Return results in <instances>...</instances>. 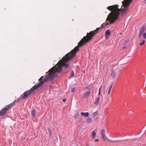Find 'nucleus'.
Here are the masks:
<instances>
[{
	"mask_svg": "<svg viewBox=\"0 0 146 146\" xmlns=\"http://www.w3.org/2000/svg\"><path fill=\"white\" fill-rule=\"evenodd\" d=\"M125 46H124V47H123V49H125Z\"/></svg>",
	"mask_w": 146,
	"mask_h": 146,
	"instance_id": "nucleus-27",
	"label": "nucleus"
},
{
	"mask_svg": "<svg viewBox=\"0 0 146 146\" xmlns=\"http://www.w3.org/2000/svg\"><path fill=\"white\" fill-rule=\"evenodd\" d=\"M92 121V119L91 118L88 117L87 119V122L89 123H91Z\"/></svg>",
	"mask_w": 146,
	"mask_h": 146,
	"instance_id": "nucleus-10",
	"label": "nucleus"
},
{
	"mask_svg": "<svg viewBox=\"0 0 146 146\" xmlns=\"http://www.w3.org/2000/svg\"><path fill=\"white\" fill-rule=\"evenodd\" d=\"M145 40H142V42L141 43H140V45H141V46H142L143 45H144L145 44Z\"/></svg>",
	"mask_w": 146,
	"mask_h": 146,
	"instance_id": "nucleus-14",
	"label": "nucleus"
},
{
	"mask_svg": "<svg viewBox=\"0 0 146 146\" xmlns=\"http://www.w3.org/2000/svg\"><path fill=\"white\" fill-rule=\"evenodd\" d=\"M145 31V28L144 27H141L140 30L139 32L141 33H143Z\"/></svg>",
	"mask_w": 146,
	"mask_h": 146,
	"instance_id": "nucleus-7",
	"label": "nucleus"
},
{
	"mask_svg": "<svg viewBox=\"0 0 146 146\" xmlns=\"http://www.w3.org/2000/svg\"><path fill=\"white\" fill-rule=\"evenodd\" d=\"M100 100V96L98 97L95 100L94 104L95 105H98L99 103Z\"/></svg>",
	"mask_w": 146,
	"mask_h": 146,
	"instance_id": "nucleus-4",
	"label": "nucleus"
},
{
	"mask_svg": "<svg viewBox=\"0 0 146 146\" xmlns=\"http://www.w3.org/2000/svg\"><path fill=\"white\" fill-rule=\"evenodd\" d=\"M74 76V72L72 71L71 72V76L70 77V78H72V77H73Z\"/></svg>",
	"mask_w": 146,
	"mask_h": 146,
	"instance_id": "nucleus-15",
	"label": "nucleus"
},
{
	"mask_svg": "<svg viewBox=\"0 0 146 146\" xmlns=\"http://www.w3.org/2000/svg\"><path fill=\"white\" fill-rule=\"evenodd\" d=\"M102 88V86L101 87L99 90V93H98V94L99 95H100L101 94L100 92H101V90Z\"/></svg>",
	"mask_w": 146,
	"mask_h": 146,
	"instance_id": "nucleus-18",
	"label": "nucleus"
},
{
	"mask_svg": "<svg viewBox=\"0 0 146 146\" xmlns=\"http://www.w3.org/2000/svg\"><path fill=\"white\" fill-rule=\"evenodd\" d=\"M91 91V89L88 88L87 91L85 92V94L84 95V97L86 98L89 97Z\"/></svg>",
	"mask_w": 146,
	"mask_h": 146,
	"instance_id": "nucleus-3",
	"label": "nucleus"
},
{
	"mask_svg": "<svg viewBox=\"0 0 146 146\" xmlns=\"http://www.w3.org/2000/svg\"><path fill=\"white\" fill-rule=\"evenodd\" d=\"M81 114L82 115L84 116L85 117H88L89 116V113L88 112L84 113L83 112H82L81 113Z\"/></svg>",
	"mask_w": 146,
	"mask_h": 146,
	"instance_id": "nucleus-6",
	"label": "nucleus"
},
{
	"mask_svg": "<svg viewBox=\"0 0 146 146\" xmlns=\"http://www.w3.org/2000/svg\"><path fill=\"white\" fill-rule=\"evenodd\" d=\"M96 136V133L95 132L93 131L92 133V136L93 137V139H94V138Z\"/></svg>",
	"mask_w": 146,
	"mask_h": 146,
	"instance_id": "nucleus-13",
	"label": "nucleus"
},
{
	"mask_svg": "<svg viewBox=\"0 0 146 146\" xmlns=\"http://www.w3.org/2000/svg\"><path fill=\"white\" fill-rule=\"evenodd\" d=\"M74 90H75V88H73L72 89V90H71V92H74Z\"/></svg>",
	"mask_w": 146,
	"mask_h": 146,
	"instance_id": "nucleus-21",
	"label": "nucleus"
},
{
	"mask_svg": "<svg viewBox=\"0 0 146 146\" xmlns=\"http://www.w3.org/2000/svg\"><path fill=\"white\" fill-rule=\"evenodd\" d=\"M101 134L102 136V138L103 140L105 141L106 140H108V138L105 135V130L102 129L101 131Z\"/></svg>",
	"mask_w": 146,
	"mask_h": 146,
	"instance_id": "nucleus-2",
	"label": "nucleus"
},
{
	"mask_svg": "<svg viewBox=\"0 0 146 146\" xmlns=\"http://www.w3.org/2000/svg\"><path fill=\"white\" fill-rule=\"evenodd\" d=\"M99 141V140H98V139H96L95 140V141Z\"/></svg>",
	"mask_w": 146,
	"mask_h": 146,
	"instance_id": "nucleus-26",
	"label": "nucleus"
},
{
	"mask_svg": "<svg viewBox=\"0 0 146 146\" xmlns=\"http://www.w3.org/2000/svg\"><path fill=\"white\" fill-rule=\"evenodd\" d=\"M116 75V73L115 71L112 70L111 74V76L112 78H114L115 77Z\"/></svg>",
	"mask_w": 146,
	"mask_h": 146,
	"instance_id": "nucleus-5",
	"label": "nucleus"
},
{
	"mask_svg": "<svg viewBox=\"0 0 146 146\" xmlns=\"http://www.w3.org/2000/svg\"><path fill=\"white\" fill-rule=\"evenodd\" d=\"M48 131L49 132V133H50V134L51 135V134H52V133L51 130V129H48Z\"/></svg>",
	"mask_w": 146,
	"mask_h": 146,
	"instance_id": "nucleus-20",
	"label": "nucleus"
},
{
	"mask_svg": "<svg viewBox=\"0 0 146 146\" xmlns=\"http://www.w3.org/2000/svg\"><path fill=\"white\" fill-rule=\"evenodd\" d=\"M16 102V100H15L14 101H13V102L12 103L10 104L9 105H8V106L10 107V108L12 107L13 106H14L15 105Z\"/></svg>",
	"mask_w": 146,
	"mask_h": 146,
	"instance_id": "nucleus-8",
	"label": "nucleus"
},
{
	"mask_svg": "<svg viewBox=\"0 0 146 146\" xmlns=\"http://www.w3.org/2000/svg\"><path fill=\"white\" fill-rule=\"evenodd\" d=\"M113 86V85L111 84L110 85V87H109V90H108V95L110 94V93L111 92V90Z\"/></svg>",
	"mask_w": 146,
	"mask_h": 146,
	"instance_id": "nucleus-9",
	"label": "nucleus"
},
{
	"mask_svg": "<svg viewBox=\"0 0 146 146\" xmlns=\"http://www.w3.org/2000/svg\"><path fill=\"white\" fill-rule=\"evenodd\" d=\"M78 117H79V114H77L76 115L74 116V118H78Z\"/></svg>",
	"mask_w": 146,
	"mask_h": 146,
	"instance_id": "nucleus-19",
	"label": "nucleus"
},
{
	"mask_svg": "<svg viewBox=\"0 0 146 146\" xmlns=\"http://www.w3.org/2000/svg\"><path fill=\"white\" fill-rule=\"evenodd\" d=\"M143 33H141L139 32V37L140 38L141 37V35H142Z\"/></svg>",
	"mask_w": 146,
	"mask_h": 146,
	"instance_id": "nucleus-22",
	"label": "nucleus"
},
{
	"mask_svg": "<svg viewBox=\"0 0 146 146\" xmlns=\"http://www.w3.org/2000/svg\"><path fill=\"white\" fill-rule=\"evenodd\" d=\"M143 38L144 39H146V32L143 33Z\"/></svg>",
	"mask_w": 146,
	"mask_h": 146,
	"instance_id": "nucleus-16",
	"label": "nucleus"
},
{
	"mask_svg": "<svg viewBox=\"0 0 146 146\" xmlns=\"http://www.w3.org/2000/svg\"><path fill=\"white\" fill-rule=\"evenodd\" d=\"M106 87V85H104V86H103V88H104V90H105V88Z\"/></svg>",
	"mask_w": 146,
	"mask_h": 146,
	"instance_id": "nucleus-25",
	"label": "nucleus"
},
{
	"mask_svg": "<svg viewBox=\"0 0 146 146\" xmlns=\"http://www.w3.org/2000/svg\"><path fill=\"white\" fill-rule=\"evenodd\" d=\"M36 111L35 110H33L31 112V114L33 117H34L35 115Z\"/></svg>",
	"mask_w": 146,
	"mask_h": 146,
	"instance_id": "nucleus-12",
	"label": "nucleus"
},
{
	"mask_svg": "<svg viewBox=\"0 0 146 146\" xmlns=\"http://www.w3.org/2000/svg\"><path fill=\"white\" fill-rule=\"evenodd\" d=\"M109 35H105V36L106 38H109Z\"/></svg>",
	"mask_w": 146,
	"mask_h": 146,
	"instance_id": "nucleus-23",
	"label": "nucleus"
},
{
	"mask_svg": "<svg viewBox=\"0 0 146 146\" xmlns=\"http://www.w3.org/2000/svg\"><path fill=\"white\" fill-rule=\"evenodd\" d=\"M145 3H146V1H145Z\"/></svg>",
	"mask_w": 146,
	"mask_h": 146,
	"instance_id": "nucleus-28",
	"label": "nucleus"
},
{
	"mask_svg": "<svg viewBox=\"0 0 146 146\" xmlns=\"http://www.w3.org/2000/svg\"><path fill=\"white\" fill-rule=\"evenodd\" d=\"M62 100L64 102H65L66 100V99H63Z\"/></svg>",
	"mask_w": 146,
	"mask_h": 146,
	"instance_id": "nucleus-24",
	"label": "nucleus"
},
{
	"mask_svg": "<svg viewBox=\"0 0 146 146\" xmlns=\"http://www.w3.org/2000/svg\"><path fill=\"white\" fill-rule=\"evenodd\" d=\"M132 0H124L122 2L123 5L120 9L118 8L119 6L117 5L109 6L107 8L111 12L108 15L106 19V23L102 24L101 27L97 28L92 31L88 33L86 36L79 42L78 45L76 47L69 53L64 56L59 61L58 63L50 69L48 72L46 73L47 75L42 76L39 80L40 82L39 84L35 85L31 88V91L38 90L42 88V85L45 82L53 79L54 75L56 72H60L62 69V67L64 66L66 68L69 67L68 65L66 62L69 61L72 59L76 55V52L79 50V48L85 44L89 42L93 37L96 34H98V31L102 28H103L105 25L107 26L109 24L107 21H110L111 23L115 22L118 18L119 14V11L121 12L122 15L125 14L129 9V6Z\"/></svg>",
	"mask_w": 146,
	"mask_h": 146,
	"instance_id": "nucleus-1",
	"label": "nucleus"
},
{
	"mask_svg": "<svg viewBox=\"0 0 146 146\" xmlns=\"http://www.w3.org/2000/svg\"><path fill=\"white\" fill-rule=\"evenodd\" d=\"M98 114V112H95L93 113V117H94L96 116Z\"/></svg>",
	"mask_w": 146,
	"mask_h": 146,
	"instance_id": "nucleus-17",
	"label": "nucleus"
},
{
	"mask_svg": "<svg viewBox=\"0 0 146 146\" xmlns=\"http://www.w3.org/2000/svg\"><path fill=\"white\" fill-rule=\"evenodd\" d=\"M110 34V30H107L105 32V35H109Z\"/></svg>",
	"mask_w": 146,
	"mask_h": 146,
	"instance_id": "nucleus-11",
	"label": "nucleus"
}]
</instances>
